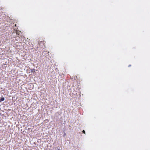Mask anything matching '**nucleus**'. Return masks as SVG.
<instances>
[{"label":"nucleus","instance_id":"f257e3e1","mask_svg":"<svg viewBox=\"0 0 150 150\" xmlns=\"http://www.w3.org/2000/svg\"><path fill=\"white\" fill-rule=\"evenodd\" d=\"M5 98L4 97L1 98V99H0V103L1 102L3 101L4 100Z\"/></svg>","mask_w":150,"mask_h":150},{"label":"nucleus","instance_id":"f03ea898","mask_svg":"<svg viewBox=\"0 0 150 150\" xmlns=\"http://www.w3.org/2000/svg\"><path fill=\"white\" fill-rule=\"evenodd\" d=\"M35 71V69H31V72H34Z\"/></svg>","mask_w":150,"mask_h":150},{"label":"nucleus","instance_id":"7ed1b4c3","mask_svg":"<svg viewBox=\"0 0 150 150\" xmlns=\"http://www.w3.org/2000/svg\"><path fill=\"white\" fill-rule=\"evenodd\" d=\"M83 133L85 134V132L84 130H83L82 131Z\"/></svg>","mask_w":150,"mask_h":150},{"label":"nucleus","instance_id":"20e7f679","mask_svg":"<svg viewBox=\"0 0 150 150\" xmlns=\"http://www.w3.org/2000/svg\"><path fill=\"white\" fill-rule=\"evenodd\" d=\"M131 66V65H129V66H128V67H130Z\"/></svg>","mask_w":150,"mask_h":150},{"label":"nucleus","instance_id":"39448f33","mask_svg":"<svg viewBox=\"0 0 150 150\" xmlns=\"http://www.w3.org/2000/svg\"><path fill=\"white\" fill-rule=\"evenodd\" d=\"M1 115V113H0V115Z\"/></svg>","mask_w":150,"mask_h":150}]
</instances>
